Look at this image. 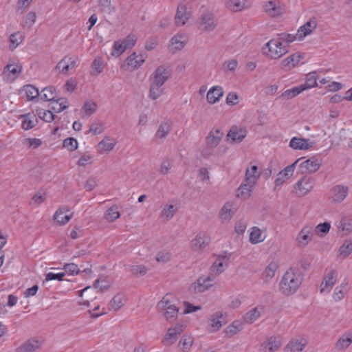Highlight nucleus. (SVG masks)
I'll list each match as a JSON object with an SVG mask.
<instances>
[{"label": "nucleus", "instance_id": "f257e3e1", "mask_svg": "<svg viewBox=\"0 0 352 352\" xmlns=\"http://www.w3.org/2000/svg\"><path fill=\"white\" fill-rule=\"evenodd\" d=\"M303 280L302 274L297 267L289 268L282 277L279 284L280 292L290 296L296 292Z\"/></svg>", "mask_w": 352, "mask_h": 352}, {"label": "nucleus", "instance_id": "f03ea898", "mask_svg": "<svg viewBox=\"0 0 352 352\" xmlns=\"http://www.w3.org/2000/svg\"><path fill=\"white\" fill-rule=\"evenodd\" d=\"M263 53L270 58L278 59L288 52V46L278 39H272L265 44Z\"/></svg>", "mask_w": 352, "mask_h": 352}, {"label": "nucleus", "instance_id": "7ed1b4c3", "mask_svg": "<svg viewBox=\"0 0 352 352\" xmlns=\"http://www.w3.org/2000/svg\"><path fill=\"white\" fill-rule=\"evenodd\" d=\"M197 24L199 30L209 33L216 29L218 21L212 12L206 10L197 19Z\"/></svg>", "mask_w": 352, "mask_h": 352}, {"label": "nucleus", "instance_id": "20e7f679", "mask_svg": "<svg viewBox=\"0 0 352 352\" xmlns=\"http://www.w3.org/2000/svg\"><path fill=\"white\" fill-rule=\"evenodd\" d=\"M171 76V69L164 65L159 66L150 76L149 81L164 85Z\"/></svg>", "mask_w": 352, "mask_h": 352}, {"label": "nucleus", "instance_id": "39448f33", "mask_svg": "<svg viewBox=\"0 0 352 352\" xmlns=\"http://www.w3.org/2000/svg\"><path fill=\"white\" fill-rule=\"evenodd\" d=\"M228 260L229 256L226 254L219 255L210 267L209 276H212V278L215 280L216 278L228 267Z\"/></svg>", "mask_w": 352, "mask_h": 352}, {"label": "nucleus", "instance_id": "423d86ee", "mask_svg": "<svg viewBox=\"0 0 352 352\" xmlns=\"http://www.w3.org/2000/svg\"><path fill=\"white\" fill-rule=\"evenodd\" d=\"M190 6L186 1L181 2L178 6L175 17V23L178 26L184 25L191 17Z\"/></svg>", "mask_w": 352, "mask_h": 352}, {"label": "nucleus", "instance_id": "0eeeda50", "mask_svg": "<svg viewBox=\"0 0 352 352\" xmlns=\"http://www.w3.org/2000/svg\"><path fill=\"white\" fill-rule=\"evenodd\" d=\"M214 281V278L209 275L207 277H200L190 285L189 290L194 294L204 292L213 286Z\"/></svg>", "mask_w": 352, "mask_h": 352}, {"label": "nucleus", "instance_id": "6e6552de", "mask_svg": "<svg viewBox=\"0 0 352 352\" xmlns=\"http://www.w3.org/2000/svg\"><path fill=\"white\" fill-rule=\"evenodd\" d=\"M314 179L310 177H303L295 186L298 195L301 197L307 195L314 188Z\"/></svg>", "mask_w": 352, "mask_h": 352}, {"label": "nucleus", "instance_id": "1a4fd4ad", "mask_svg": "<svg viewBox=\"0 0 352 352\" xmlns=\"http://www.w3.org/2000/svg\"><path fill=\"white\" fill-rule=\"evenodd\" d=\"M184 330V325L177 324L173 327L169 328L167 331L166 334L162 339V343L165 346H169L174 344L180 335Z\"/></svg>", "mask_w": 352, "mask_h": 352}, {"label": "nucleus", "instance_id": "9d476101", "mask_svg": "<svg viewBox=\"0 0 352 352\" xmlns=\"http://www.w3.org/2000/svg\"><path fill=\"white\" fill-rule=\"evenodd\" d=\"M349 188L344 185H336L330 190L329 199L333 203H341L347 196Z\"/></svg>", "mask_w": 352, "mask_h": 352}, {"label": "nucleus", "instance_id": "9b49d317", "mask_svg": "<svg viewBox=\"0 0 352 352\" xmlns=\"http://www.w3.org/2000/svg\"><path fill=\"white\" fill-rule=\"evenodd\" d=\"M21 69V66L19 65H7L1 74L3 80L6 82H13L20 75Z\"/></svg>", "mask_w": 352, "mask_h": 352}, {"label": "nucleus", "instance_id": "f8f14e48", "mask_svg": "<svg viewBox=\"0 0 352 352\" xmlns=\"http://www.w3.org/2000/svg\"><path fill=\"white\" fill-rule=\"evenodd\" d=\"M223 136V133L219 129H212L206 138V148L212 151L219 145Z\"/></svg>", "mask_w": 352, "mask_h": 352}, {"label": "nucleus", "instance_id": "ddd939ff", "mask_svg": "<svg viewBox=\"0 0 352 352\" xmlns=\"http://www.w3.org/2000/svg\"><path fill=\"white\" fill-rule=\"evenodd\" d=\"M321 163L312 157L299 165V170L302 174H311L316 172L320 167Z\"/></svg>", "mask_w": 352, "mask_h": 352}, {"label": "nucleus", "instance_id": "4468645a", "mask_svg": "<svg viewBox=\"0 0 352 352\" xmlns=\"http://www.w3.org/2000/svg\"><path fill=\"white\" fill-rule=\"evenodd\" d=\"M314 236L313 228L304 226L296 236V243L300 248L305 247L311 240Z\"/></svg>", "mask_w": 352, "mask_h": 352}, {"label": "nucleus", "instance_id": "2eb2a0df", "mask_svg": "<svg viewBox=\"0 0 352 352\" xmlns=\"http://www.w3.org/2000/svg\"><path fill=\"white\" fill-rule=\"evenodd\" d=\"M338 274L335 270H331L324 277L320 284V292H329L337 281Z\"/></svg>", "mask_w": 352, "mask_h": 352}, {"label": "nucleus", "instance_id": "dca6fc26", "mask_svg": "<svg viewBox=\"0 0 352 352\" xmlns=\"http://www.w3.org/2000/svg\"><path fill=\"white\" fill-rule=\"evenodd\" d=\"M301 160V158L296 160L292 164L287 166L284 170L280 171L277 177L275 180L276 186H280L283 184L286 180H287L294 173L296 164Z\"/></svg>", "mask_w": 352, "mask_h": 352}, {"label": "nucleus", "instance_id": "f3484780", "mask_svg": "<svg viewBox=\"0 0 352 352\" xmlns=\"http://www.w3.org/2000/svg\"><path fill=\"white\" fill-rule=\"evenodd\" d=\"M70 210L67 206L60 207L54 214V220L60 226L66 224L72 218L73 213L66 214Z\"/></svg>", "mask_w": 352, "mask_h": 352}, {"label": "nucleus", "instance_id": "a211bd4d", "mask_svg": "<svg viewBox=\"0 0 352 352\" xmlns=\"http://www.w3.org/2000/svg\"><path fill=\"white\" fill-rule=\"evenodd\" d=\"M281 345V340L279 337L272 336L261 344V350L263 352H274L277 351Z\"/></svg>", "mask_w": 352, "mask_h": 352}, {"label": "nucleus", "instance_id": "6ab92c4d", "mask_svg": "<svg viewBox=\"0 0 352 352\" xmlns=\"http://www.w3.org/2000/svg\"><path fill=\"white\" fill-rule=\"evenodd\" d=\"M187 37L184 34H177L174 36L168 45L170 52L175 53L176 52L181 50L185 46L187 43Z\"/></svg>", "mask_w": 352, "mask_h": 352}, {"label": "nucleus", "instance_id": "aec40b11", "mask_svg": "<svg viewBox=\"0 0 352 352\" xmlns=\"http://www.w3.org/2000/svg\"><path fill=\"white\" fill-rule=\"evenodd\" d=\"M316 27L317 21L316 18H311L303 25L300 27L296 35L298 36L300 40H302L315 30Z\"/></svg>", "mask_w": 352, "mask_h": 352}, {"label": "nucleus", "instance_id": "412c9836", "mask_svg": "<svg viewBox=\"0 0 352 352\" xmlns=\"http://www.w3.org/2000/svg\"><path fill=\"white\" fill-rule=\"evenodd\" d=\"M41 342L35 338H30L16 349V352H35L40 349Z\"/></svg>", "mask_w": 352, "mask_h": 352}, {"label": "nucleus", "instance_id": "4be33fe9", "mask_svg": "<svg viewBox=\"0 0 352 352\" xmlns=\"http://www.w3.org/2000/svg\"><path fill=\"white\" fill-rule=\"evenodd\" d=\"M236 211V207L232 202H226L219 212L222 221H229Z\"/></svg>", "mask_w": 352, "mask_h": 352}, {"label": "nucleus", "instance_id": "5701e85b", "mask_svg": "<svg viewBox=\"0 0 352 352\" xmlns=\"http://www.w3.org/2000/svg\"><path fill=\"white\" fill-rule=\"evenodd\" d=\"M209 243V236L205 233H199L191 241V247L193 250L198 251L205 248Z\"/></svg>", "mask_w": 352, "mask_h": 352}, {"label": "nucleus", "instance_id": "b1692460", "mask_svg": "<svg viewBox=\"0 0 352 352\" xmlns=\"http://www.w3.org/2000/svg\"><path fill=\"white\" fill-rule=\"evenodd\" d=\"M247 135V131L244 128L232 126L229 131L227 137L232 142H241Z\"/></svg>", "mask_w": 352, "mask_h": 352}, {"label": "nucleus", "instance_id": "393cba45", "mask_svg": "<svg viewBox=\"0 0 352 352\" xmlns=\"http://www.w3.org/2000/svg\"><path fill=\"white\" fill-rule=\"evenodd\" d=\"M261 173L258 170V166L256 165L250 164L245 170V179L248 183H250L256 186L258 178L260 177Z\"/></svg>", "mask_w": 352, "mask_h": 352}, {"label": "nucleus", "instance_id": "a878e982", "mask_svg": "<svg viewBox=\"0 0 352 352\" xmlns=\"http://www.w3.org/2000/svg\"><path fill=\"white\" fill-rule=\"evenodd\" d=\"M172 129V122L168 120H164L160 123L155 133V137L160 140H164L170 133Z\"/></svg>", "mask_w": 352, "mask_h": 352}, {"label": "nucleus", "instance_id": "bb28decb", "mask_svg": "<svg viewBox=\"0 0 352 352\" xmlns=\"http://www.w3.org/2000/svg\"><path fill=\"white\" fill-rule=\"evenodd\" d=\"M254 188L255 186L254 184L250 183L249 184L245 179H244L237 189L236 197L242 199H247L250 197Z\"/></svg>", "mask_w": 352, "mask_h": 352}, {"label": "nucleus", "instance_id": "cd10ccee", "mask_svg": "<svg viewBox=\"0 0 352 352\" xmlns=\"http://www.w3.org/2000/svg\"><path fill=\"white\" fill-rule=\"evenodd\" d=\"M223 95V88L220 86H214L208 91L206 99L210 104H214L220 100Z\"/></svg>", "mask_w": 352, "mask_h": 352}, {"label": "nucleus", "instance_id": "c85d7f7f", "mask_svg": "<svg viewBox=\"0 0 352 352\" xmlns=\"http://www.w3.org/2000/svg\"><path fill=\"white\" fill-rule=\"evenodd\" d=\"M314 143L310 142L308 139L298 138L296 137L293 138L290 142L289 146L294 149L307 150L313 146Z\"/></svg>", "mask_w": 352, "mask_h": 352}, {"label": "nucleus", "instance_id": "c756f323", "mask_svg": "<svg viewBox=\"0 0 352 352\" xmlns=\"http://www.w3.org/2000/svg\"><path fill=\"white\" fill-rule=\"evenodd\" d=\"M145 61V58L142 54L137 55L135 52H133L125 60L126 65L132 69H136L140 67L143 63Z\"/></svg>", "mask_w": 352, "mask_h": 352}, {"label": "nucleus", "instance_id": "7c9ffc66", "mask_svg": "<svg viewBox=\"0 0 352 352\" xmlns=\"http://www.w3.org/2000/svg\"><path fill=\"white\" fill-rule=\"evenodd\" d=\"M246 0H226V8L232 12H240L248 8Z\"/></svg>", "mask_w": 352, "mask_h": 352}, {"label": "nucleus", "instance_id": "2f4dec72", "mask_svg": "<svg viewBox=\"0 0 352 352\" xmlns=\"http://www.w3.org/2000/svg\"><path fill=\"white\" fill-rule=\"evenodd\" d=\"M278 269V265L276 263H270L265 269L262 274L263 283L268 284L275 275Z\"/></svg>", "mask_w": 352, "mask_h": 352}, {"label": "nucleus", "instance_id": "473e14b6", "mask_svg": "<svg viewBox=\"0 0 352 352\" xmlns=\"http://www.w3.org/2000/svg\"><path fill=\"white\" fill-rule=\"evenodd\" d=\"M307 343L305 339L292 340L285 347V351L287 352H300L303 350Z\"/></svg>", "mask_w": 352, "mask_h": 352}, {"label": "nucleus", "instance_id": "72a5a7b5", "mask_svg": "<svg viewBox=\"0 0 352 352\" xmlns=\"http://www.w3.org/2000/svg\"><path fill=\"white\" fill-rule=\"evenodd\" d=\"M265 12L271 16H277L282 14L281 8L277 5L276 1H270L265 3L264 6Z\"/></svg>", "mask_w": 352, "mask_h": 352}, {"label": "nucleus", "instance_id": "f704fd0d", "mask_svg": "<svg viewBox=\"0 0 352 352\" xmlns=\"http://www.w3.org/2000/svg\"><path fill=\"white\" fill-rule=\"evenodd\" d=\"M352 343V332L344 333L336 343V348L338 350L347 349Z\"/></svg>", "mask_w": 352, "mask_h": 352}, {"label": "nucleus", "instance_id": "c9c22d12", "mask_svg": "<svg viewBox=\"0 0 352 352\" xmlns=\"http://www.w3.org/2000/svg\"><path fill=\"white\" fill-rule=\"evenodd\" d=\"M301 55L295 53L284 59L281 63V66L285 69H290L295 67L300 60Z\"/></svg>", "mask_w": 352, "mask_h": 352}, {"label": "nucleus", "instance_id": "e433bc0d", "mask_svg": "<svg viewBox=\"0 0 352 352\" xmlns=\"http://www.w3.org/2000/svg\"><path fill=\"white\" fill-rule=\"evenodd\" d=\"M175 306L176 305L174 297L171 294H166L157 303V309L160 311L162 309H168Z\"/></svg>", "mask_w": 352, "mask_h": 352}, {"label": "nucleus", "instance_id": "4c0bfd02", "mask_svg": "<svg viewBox=\"0 0 352 352\" xmlns=\"http://www.w3.org/2000/svg\"><path fill=\"white\" fill-rule=\"evenodd\" d=\"M164 93L163 85L150 82L148 98L153 100H156Z\"/></svg>", "mask_w": 352, "mask_h": 352}, {"label": "nucleus", "instance_id": "58836bf2", "mask_svg": "<svg viewBox=\"0 0 352 352\" xmlns=\"http://www.w3.org/2000/svg\"><path fill=\"white\" fill-rule=\"evenodd\" d=\"M177 211V209L175 208V206L173 204H166L164 206L160 217L164 221H169L175 216Z\"/></svg>", "mask_w": 352, "mask_h": 352}, {"label": "nucleus", "instance_id": "ea45409f", "mask_svg": "<svg viewBox=\"0 0 352 352\" xmlns=\"http://www.w3.org/2000/svg\"><path fill=\"white\" fill-rule=\"evenodd\" d=\"M305 91V87H302V86L299 85L295 87H293L292 89H287L278 98L287 100H290L295 96H298L299 94H300L302 91Z\"/></svg>", "mask_w": 352, "mask_h": 352}, {"label": "nucleus", "instance_id": "a19ab883", "mask_svg": "<svg viewBox=\"0 0 352 352\" xmlns=\"http://www.w3.org/2000/svg\"><path fill=\"white\" fill-rule=\"evenodd\" d=\"M179 311V309L177 306H175L168 309H162L160 310L159 311H160L162 314V315L168 322H172L175 321L177 318Z\"/></svg>", "mask_w": 352, "mask_h": 352}, {"label": "nucleus", "instance_id": "79ce46f5", "mask_svg": "<svg viewBox=\"0 0 352 352\" xmlns=\"http://www.w3.org/2000/svg\"><path fill=\"white\" fill-rule=\"evenodd\" d=\"M41 100L53 102L56 98V89L53 87L44 88L40 94Z\"/></svg>", "mask_w": 352, "mask_h": 352}, {"label": "nucleus", "instance_id": "37998d69", "mask_svg": "<svg viewBox=\"0 0 352 352\" xmlns=\"http://www.w3.org/2000/svg\"><path fill=\"white\" fill-rule=\"evenodd\" d=\"M125 297L122 294H117L116 295L112 300L109 302V309H112L113 311H118L120 309L124 304Z\"/></svg>", "mask_w": 352, "mask_h": 352}, {"label": "nucleus", "instance_id": "c03bdc74", "mask_svg": "<svg viewBox=\"0 0 352 352\" xmlns=\"http://www.w3.org/2000/svg\"><path fill=\"white\" fill-rule=\"evenodd\" d=\"M68 107V102L65 98H58L55 99L51 103V109L53 110L56 113H60L63 110L66 109Z\"/></svg>", "mask_w": 352, "mask_h": 352}, {"label": "nucleus", "instance_id": "a18cd8bd", "mask_svg": "<svg viewBox=\"0 0 352 352\" xmlns=\"http://www.w3.org/2000/svg\"><path fill=\"white\" fill-rule=\"evenodd\" d=\"M262 307H254L247 312L244 316V320L248 323L254 322L261 316Z\"/></svg>", "mask_w": 352, "mask_h": 352}, {"label": "nucleus", "instance_id": "49530a36", "mask_svg": "<svg viewBox=\"0 0 352 352\" xmlns=\"http://www.w3.org/2000/svg\"><path fill=\"white\" fill-rule=\"evenodd\" d=\"M116 145V142L111 140L108 137L100 142L98 148L101 152L111 151Z\"/></svg>", "mask_w": 352, "mask_h": 352}, {"label": "nucleus", "instance_id": "de8ad7c7", "mask_svg": "<svg viewBox=\"0 0 352 352\" xmlns=\"http://www.w3.org/2000/svg\"><path fill=\"white\" fill-rule=\"evenodd\" d=\"M352 253V241L346 240L339 249V256L342 258H346Z\"/></svg>", "mask_w": 352, "mask_h": 352}, {"label": "nucleus", "instance_id": "09e8293b", "mask_svg": "<svg viewBox=\"0 0 352 352\" xmlns=\"http://www.w3.org/2000/svg\"><path fill=\"white\" fill-rule=\"evenodd\" d=\"M120 217V212L118 211V208L116 206H113L109 208L104 215V218L107 221L109 222H113L118 219Z\"/></svg>", "mask_w": 352, "mask_h": 352}, {"label": "nucleus", "instance_id": "8fccbe9b", "mask_svg": "<svg viewBox=\"0 0 352 352\" xmlns=\"http://www.w3.org/2000/svg\"><path fill=\"white\" fill-rule=\"evenodd\" d=\"M264 240V237L262 236L261 230L257 227L252 228V231L250 234V241L253 244H256L262 242Z\"/></svg>", "mask_w": 352, "mask_h": 352}, {"label": "nucleus", "instance_id": "3c124183", "mask_svg": "<svg viewBox=\"0 0 352 352\" xmlns=\"http://www.w3.org/2000/svg\"><path fill=\"white\" fill-rule=\"evenodd\" d=\"M347 283H342L340 285L336 287L333 298L336 301L341 300L346 292V287Z\"/></svg>", "mask_w": 352, "mask_h": 352}, {"label": "nucleus", "instance_id": "603ef678", "mask_svg": "<svg viewBox=\"0 0 352 352\" xmlns=\"http://www.w3.org/2000/svg\"><path fill=\"white\" fill-rule=\"evenodd\" d=\"M36 113L41 120L47 122H50L54 119V115L50 110L40 109L36 111Z\"/></svg>", "mask_w": 352, "mask_h": 352}, {"label": "nucleus", "instance_id": "864d4df0", "mask_svg": "<svg viewBox=\"0 0 352 352\" xmlns=\"http://www.w3.org/2000/svg\"><path fill=\"white\" fill-rule=\"evenodd\" d=\"M97 104L93 101H87L82 107V111L87 116L94 114L97 109Z\"/></svg>", "mask_w": 352, "mask_h": 352}, {"label": "nucleus", "instance_id": "5fc2aeb1", "mask_svg": "<svg viewBox=\"0 0 352 352\" xmlns=\"http://www.w3.org/2000/svg\"><path fill=\"white\" fill-rule=\"evenodd\" d=\"M316 84V76L315 73H310L307 75L305 82L300 85L305 87V90H306L307 89L314 87Z\"/></svg>", "mask_w": 352, "mask_h": 352}, {"label": "nucleus", "instance_id": "6e6d98bb", "mask_svg": "<svg viewBox=\"0 0 352 352\" xmlns=\"http://www.w3.org/2000/svg\"><path fill=\"white\" fill-rule=\"evenodd\" d=\"M23 36L19 32L12 34L10 36V47L15 49L23 41Z\"/></svg>", "mask_w": 352, "mask_h": 352}, {"label": "nucleus", "instance_id": "4d7b16f0", "mask_svg": "<svg viewBox=\"0 0 352 352\" xmlns=\"http://www.w3.org/2000/svg\"><path fill=\"white\" fill-rule=\"evenodd\" d=\"M238 66V61L236 59H230L225 61L222 65L223 72H234Z\"/></svg>", "mask_w": 352, "mask_h": 352}, {"label": "nucleus", "instance_id": "13d9d810", "mask_svg": "<svg viewBox=\"0 0 352 352\" xmlns=\"http://www.w3.org/2000/svg\"><path fill=\"white\" fill-rule=\"evenodd\" d=\"M192 342L193 340L192 338L187 336H184L179 342V346L181 349L185 351L190 348Z\"/></svg>", "mask_w": 352, "mask_h": 352}, {"label": "nucleus", "instance_id": "bf43d9fd", "mask_svg": "<svg viewBox=\"0 0 352 352\" xmlns=\"http://www.w3.org/2000/svg\"><path fill=\"white\" fill-rule=\"evenodd\" d=\"M25 91L28 98L30 100H33L38 96H40L38 90L33 85H26L25 87Z\"/></svg>", "mask_w": 352, "mask_h": 352}, {"label": "nucleus", "instance_id": "052dcab7", "mask_svg": "<svg viewBox=\"0 0 352 352\" xmlns=\"http://www.w3.org/2000/svg\"><path fill=\"white\" fill-rule=\"evenodd\" d=\"M148 269L143 265H131L130 272L135 276H144L147 273Z\"/></svg>", "mask_w": 352, "mask_h": 352}, {"label": "nucleus", "instance_id": "680f3d73", "mask_svg": "<svg viewBox=\"0 0 352 352\" xmlns=\"http://www.w3.org/2000/svg\"><path fill=\"white\" fill-rule=\"evenodd\" d=\"M170 258L171 254L169 252L166 250H162L157 254L155 256V260L158 263H166L170 261Z\"/></svg>", "mask_w": 352, "mask_h": 352}, {"label": "nucleus", "instance_id": "e2e57ef3", "mask_svg": "<svg viewBox=\"0 0 352 352\" xmlns=\"http://www.w3.org/2000/svg\"><path fill=\"white\" fill-rule=\"evenodd\" d=\"M63 147L67 148L70 151H75L78 148V142L74 138H68L63 141Z\"/></svg>", "mask_w": 352, "mask_h": 352}, {"label": "nucleus", "instance_id": "0e129e2a", "mask_svg": "<svg viewBox=\"0 0 352 352\" xmlns=\"http://www.w3.org/2000/svg\"><path fill=\"white\" fill-rule=\"evenodd\" d=\"M340 228L345 234H349L352 231V219L343 218L340 222Z\"/></svg>", "mask_w": 352, "mask_h": 352}, {"label": "nucleus", "instance_id": "69168bd1", "mask_svg": "<svg viewBox=\"0 0 352 352\" xmlns=\"http://www.w3.org/2000/svg\"><path fill=\"white\" fill-rule=\"evenodd\" d=\"M109 287L110 283L106 279H102L101 280L98 279L94 283V287L95 289H98L99 291L102 292L107 290Z\"/></svg>", "mask_w": 352, "mask_h": 352}, {"label": "nucleus", "instance_id": "338daca9", "mask_svg": "<svg viewBox=\"0 0 352 352\" xmlns=\"http://www.w3.org/2000/svg\"><path fill=\"white\" fill-rule=\"evenodd\" d=\"M56 69H58L60 73L67 74L69 70V65L67 61V56H65L60 60L56 66Z\"/></svg>", "mask_w": 352, "mask_h": 352}, {"label": "nucleus", "instance_id": "774afa93", "mask_svg": "<svg viewBox=\"0 0 352 352\" xmlns=\"http://www.w3.org/2000/svg\"><path fill=\"white\" fill-rule=\"evenodd\" d=\"M104 128L100 121L93 122L89 128V131L94 135L100 134L103 132Z\"/></svg>", "mask_w": 352, "mask_h": 352}]
</instances>
